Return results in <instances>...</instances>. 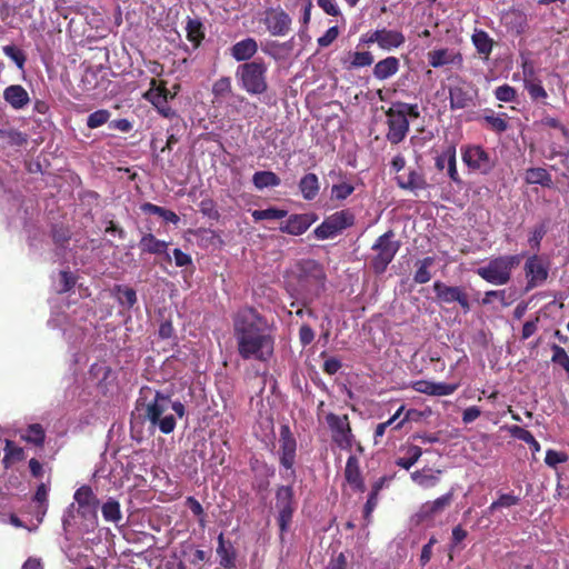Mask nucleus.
<instances>
[{
	"label": "nucleus",
	"mask_w": 569,
	"mask_h": 569,
	"mask_svg": "<svg viewBox=\"0 0 569 569\" xmlns=\"http://www.w3.org/2000/svg\"><path fill=\"white\" fill-rule=\"evenodd\" d=\"M276 507L278 509V526L281 535L287 532L296 510L295 491L292 486H279L276 490Z\"/></svg>",
	"instance_id": "obj_11"
},
{
	"label": "nucleus",
	"mask_w": 569,
	"mask_h": 569,
	"mask_svg": "<svg viewBox=\"0 0 569 569\" xmlns=\"http://www.w3.org/2000/svg\"><path fill=\"white\" fill-rule=\"evenodd\" d=\"M355 222V213L350 209H343L327 217L322 223L313 230V234L319 240L330 239L352 227Z\"/></svg>",
	"instance_id": "obj_9"
},
{
	"label": "nucleus",
	"mask_w": 569,
	"mask_h": 569,
	"mask_svg": "<svg viewBox=\"0 0 569 569\" xmlns=\"http://www.w3.org/2000/svg\"><path fill=\"white\" fill-rule=\"evenodd\" d=\"M232 325L238 355L243 360L269 361L274 349V325L248 306L234 313Z\"/></svg>",
	"instance_id": "obj_1"
},
{
	"label": "nucleus",
	"mask_w": 569,
	"mask_h": 569,
	"mask_svg": "<svg viewBox=\"0 0 569 569\" xmlns=\"http://www.w3.org/2000/svg\"><path fill=\"white\" fill-rule=\"evenodd\" d=\"M21 439L36 447L42 448L46 442V430L40 423L29 425Z\"/></svg>",
	"instance_id": "obj_35"
},
{
	"label": "nucleus",
	"mask_w": 569,
	"mask_h": 569,
	"mask_svg": "<svg viewBox=\"0 0 569 569\" xmlns=\"http://www.w3.org/2000/svg\"><path fill=\"white\" fill-rule=\"evenodd\" d=\"M326 422L330 429L332 441L342 450H351L353 435L348 416L329 412L326 416Z\"/></svg>",
	"instance_id": "obj_12"
},
{
	"label": "nucleus",
	"mask_w": 569,
	"mask_h": 569,
	"mask_svg": "<svg viewBox=\"0 0 569 569\" xmlns=\"http://www.w3.org/2000/svg\"><path fill=\"white\" fill-rule=\"evenodd\" d=\"M200 207V212L203 214V216H207L211 219H218L219 218V212L216 208V204L213 202V200L211 199H204L200 202L199 204Z\"/></svg>",
	"instance_id": "obj_63"
},
{
	"label": "nucleus",
	"mask_w": 569,
	"mask_h": 569,
	"mask_svg": "<svg viewBox=\"0 0 569 569\" xmlns=\"http://www.w3.org/2000/svg\"><path fill=\"white\" fill-rule=\"evenodd\" d=\"M251 216L256 222L261 220H279L287 217L288 211L276 207H270L263 210H253Z\"/></svg>",
	"instance_id": "obj_44"
},
{
	"label": "nucleus",
	"mask_w": 569,
	"mask_h": 569,
	"mask_svg": "<svg viewBox=\"0 0 569 569\" xmlns=\"http://www.w3.org/2000/svg\"><path fill=\"white\" fill-rule=\"evenodd\" d=\"M111 113L107 109H99L90 113L87 118V127L89 129H96L109 121Z\"/></svg>",
	"instance_id": "obj_51"
},
{
	"label": "nucleus",
	"mask_w": 569,
	"mask_h": 569,
	"mask_svg": "<svg viewBox=\"0 0 569 569\" xmlns=\"http://www.w3.org/2000/svg\"><path fill=\"white\" fill-rule=\"evenodd\" d=\"M141 211L147 214H157L162 218L166 222H171L177 224L180 220L179 216L172 210L166 209L163 207L153 204L151 202H144L140 207Z\"/></svg>",
	"instance_id": "obj_37"
},
{
	"label": "nucleus",
	"mask_w": 569,
	"mask_h": 569,
	"mask_svg": "<svg viewBox=\"0 0 569 569\" xmlns=\"http://www.w3.org/2000/svg\"><path fill=\"white\" fill-rule=\"evenodd\" d=\"M397 186L402 190H409L417 193L419 190H425L428 187L425 174L421 170L410 169L408 174L396 177Z\"/></svg>",
	"instance_id": "obj_22"
},
{
	"label": "nucleus",
	"mask_w": 569,
	"mask_h": 569,
	"mask_svg": "<svg viewBox=\"0 0 569 569\" xmlns=\"http://www.w3.org/2000/svg\"><path fill=\"white\" fill-rule=\"evenodd\" d=\"M187 39L193 44L194 48L200 47L204 39V27L199 19L188 18L187 26Z\"/></svg>",
	"instance_id": "obj_36"
},
{
	"label": "nucleus",
	"mask_w": 569,
	"mask_h": 569,
	"mask_svg": "<svg viewBox=\"0 0 569 569\" xmlns=\"http://www.w3.org/2000/svg\"><path fill=\"white\" fill-rule=\"evenodd\" d=\"M231 56L236 61L249 62L258 51V42L253 38H246L236 42L231 49Z\"/></svg>",
	"instance_id": "obj_26"
},
{
	"label": "nucleus",
	"mask_w": 569,
	"mask_h": 569,
	"mask_svg": "<svg viewBox=\"0 0 569 569\" xmlns=\"http://www.w3.org/2000/svg\"><path fill=\"white\" fill-rule=\"evenodd\" d=\"M433 291L436 298L440 303H452L457 302L465 313H468L471 309L468 295L462 287L459 286H447L441 281L433 282Z\"/></svg>",
	"instance_id": "obj_14"
},
{
	"label": "nucleus",
	"mask_w": 569,
	"mask_h": 569,
	"mask_svg": "<svg viewBox=\"0 0 569 569\" xmlns=\"http://www.w3.org/2000/svg\"><path fill=\"white\" fill-rule=\"evenodd\" d=\"M471 41L483 60H488L492 52L493 40L485 30H475Z\"/></svg>",
	"instance_id": "obj_31"
},
{
	"label": "nucleus",
	"mask_w": 569,
	"mask_h": 569,
	"mask_svg": "<svg viewBox=\"0 0 569 569\" xmlns=\"http://www.w3.org/2000/svg\"><path fill=\"white\" fill-rule=\"evenodd\" d=\"M427 58L429 66L432 68H441L449 64L461 68L463 64L461 52L449 48L431 50L428 52Z\"/></svg>",
	"instance_id": "obj_19"
},
{
	"label": "nucleus",
	"mask_w": 569,
	"mask_h": 569,
	"mask_svg": "<svg viewBox=\"0 0 569 569\" xmlns=\"http://www.w3.org/2000/svg\"><path fill=\"white\" fill-rule=\"evenodd\" d=\"M400 241L396 240L393 230L379 236L371 249L376 254L371 259V268L377 274L383 273L400 249Z\"/></svg>",
	"instance_id": "obj_6"
},
{
	"label": "nucleus",
	"mask_w": 569,
	"mask_h": 569,
	"mask_svg": "<svg viewBox=\"0 0 569 569\" xmlns=\"http://www.w3.org/2000/svg\"><path fill=\"white\" fill-rule=\"evenodd\" d=\"M461 158L463 163L470 170L477 171L481 174H488L495 168V161L479 144H468L461 147Z\"/></svg>",
	"instance_id": "obj_13"
},
{
	"label": "nucleus",
	"mask_w": 569,
	"mask_h": 569,
	"mask_svg": "<svg viewBox=\"0 0 569 569\" xmlns=\"http://www.w3.org/2000/svg\"><path fill=\"white\" fill-rule=\"evenodd\" d=\"M495 97L502 102H515L517 100V90L509 84H502L495 89Z\"/></svg>",
	"instance_id": "obj_54"
},
{
	"label": "nucleus",
	"mask_w": 569,
	"mask_h": 569,
	"mask_svg": "<svg viewBox=\"0 0 569 569\" xmlns=\"http://www.w3.org/2000/svg\"><path fill=\"white\" fill-rule=\"evenodd\" d=\"M478 88L470 81L458 77L457 83L449 87V102L451 110L476 107Z\"/></svg>",
	"instance_id": "obj_10"
},
{
	"label": "nucleus",
	"mask_w": 569,
	"mask_h": 569,
	"mask_svg": "<svg viewBox=\"0 0 569 569\" xmlns=\"http://www.w3.org/2000/svg\"><path fill=\"white\" fill-rule=\"evenodd\" d=\"M551 350H552L551 361L553 363L561 366L566 370V372L569 375V357H568L566 350L558 345H552Z\"/></svg>",
	"instance_id": "obj_56"
},
{
	"label": "nucleus",
	"mask_w": 569,
	"mask_h": 569,
	"mask_svg": "<svg viewBox=\"0 0 569 569\" xmlns=\"http://www.w3.org/2000/svg\"><path fill=\"white\" fill-rule=\"evenodd\" d=\"M177 91H170L167 88V81L152 78L149 89L142 94L143 99L150 102L157 112L166 119L177 117V112L169 106V101L174 99Z\"/></svg>",
	"instance_id": "obj_8"
},
{
	"label": "nucleus",
	"mask_w": 569,
	"mask_h": 569,
	"mask_svg": "<svg viewBox=\"0 0 569 569\" xmlns=\"http://www.w3.org/2000/svg\"><path fill=\"white\" fill-rule=\"evenodd\" d=\"M527 279L526 290L529 291L543 283L549 274L548 264L542 257L533 254L525 263Z\"/></svg>",
	"instance_id": "obj_17"
},
{
	"label": "nucleus",
	"mask_w": 569,
	"mask_h": 569,
	"mask_svg": "<svg viewBox=\"0 0 569 569\" xmlns=\"http://www.w3.org/2000/svg\"><path fill=\"white\" fill-rule=\"evenodd\" d=\"M435 258L433 257H426L422 260L418 261V269L416 270L413 274V281L416 283H427L431 279V272L429 271V268L433 266Z\"/></svg>",
	"instance_id": "obj_40"
},
{
	"label": "nucleus",
	"mask_w": 569,
	"mask_h": 569,
	"mask_svg": "<svg viewBox=\"0 0 569 569\" xmlns=\"http://www.w3.org/2000/svg\"><path fill=\"white\" fill-rule=\"evenodd\" d=\"M525 182L527 184H540L546 188H552L553 181L547 169L541 167L529 168L525 172Z\"/></svg>",
	"instance_id": "obj_28"
},
{
	"label": "nucleus",
	"mask_w": 569,
	"mask_h": 569,
	"mask_svg": "<svg viewBox=\"0 0 569 569\" xmlns=\"http://www.w3.org/2000/svg\"><path fill=\"white\" fill-rule=\"evenodd\" d=\"M386 117L388 126L386 138L391 144H399L406 139L409 132V120L405 118L401 111L392 107L386 111Z\"/></svg>",
	"instance_id": "obj_16"
},
{
	"label": "nucleus",
	"mask_w": 569,
	"mask_h": 569,
	"mask_svg": "<svg viewBox=\"0 0 569 569\" xmlns=\"http://www.w3.org/2000/svg\"><path fill=\"white\" fill-rule=\"evenodd\" d=\"M299 190L305 200H313L320 190L319 179L316 173H307L299 181Z\"/></svg>",
	"instance_id": "obj_30"
},
{
	"label": "nucleus",
	"mask_w": 569,
	"mask_h": 569,
	"mask_svg": "<svg viewBox=\"0 0 569 569\" xmlns=\"http://www.w3.org/2000/svg\"><path fill=\"white\" fill-rule=\"evenodd\" d=\"M439 473H441L440 470H437L436 473H427L425 470H416L411 473V479L421 488L428 489L435 487L439 482V477L437 476Z\"/></svg>",
	"instance_id": "obj_41"
},
{
	"label": "nucleus",
	"mask_w": 569,
	"mask_h": 569,
	"mask_svg": "<svg viewBox=\"0 0 569 569\" xmlns=\"http://www.w3.org/2000/svg\"><path fill=\"white\" fill-rule=\"evenodd\" d=\"M217 555L219 556V565L224 569H232L236 567L237 550L230 540L224 539L223 532H220L218 538Z\"/></svg>",
	"instance_id": "obj_23"
},
{
	"label": "nucleus",
	"mask_w": 569,
	"mask_h": 569,
	"mask_svg": "<svg viewBox=\"0 0 569 569\" xmlns=\"http://www.w3.org/2000/svg\"><path fill=\"white\" fill-rule=\"evenodd\" d=\"M379 47L383 50L399 48L406 41L403 33L397 30L381 29L379 30Z\"/></svg>",
	"instance_id": "obj_32"
},
{
	"label": "nucleus",
	"mask_w": 569,
	"mask_h": 569,
	"mask_svg": "<svg viewBox=\"0 0 569 569\" xmlns=\"http://www.w3.org/2000/svg\"><path fill=\"white\" fill-rule=\"evenodd\" d=\"M212 94L217 101L224 99L232 93V84L230 77H221L212 84Z\"/></svg>",
	"instance_id": "obj_46"
},
{
	"label": "nucleus",
	"mask_w": 569,
	"mask_h": 569,
	"mask_svg": "<svg viewBox=\"0 0 569 569\" xmlns=\"http://www.w3.org/2000/svg\"><path fill=\"white\" fill-rule=\"evenodd\" d=\"M400 69V61L398 58L390 56L378 61L372 70L376 79L383 81L395 76Z\"/></svg>",
	"instance_id": "obj_27"
},
{
	"label": "nucleus",
	"mask_w": 569,
	"mask_h": 569,
	"mask_svg": "<svg viewBox=\"0 0 569 569\" xmlns=\"http://www.w3.org/2000/svg\"><path fill=\"white\" fill-rule=\"evenodd\" d=\"M351 61L349 68H363L373 63V56L369 51H356L350 53Z\"/></svg>",
	"instance_id": "obj_53"
},
{
	"label": "nucleus",
	"mask_w": 569,
	"mask_h": 569,
	"mask_svg": "<svg viewBox=\"0 0 569 569\" xmlns=\"http://www.w3.org/2000/svg\"><path fill=\"white\" fill-rule=\"evenodd\" d=\"M78 513L83 519L84 532H92L98 527L99 499L90 486L78 488L73 496Z\"/></svg>",
	"instance_id": "obj_7"
},
{
	"label": "nucleus",
	"mask_w": 569,
	"mask_h": 569,
	"mask_svg": "<svg viewBox=\"0 0 569 569\" xmlns=\"http://www.w3.org/2000/svg\"><path fill=\"white\" fill-rule=\"evenodd\" d=\"M296 280V290L301 296L300 303L310 306L326 290L327 272L318 260L306 258L298 260L291 271Z\"/></svg>",
	"instance_id": "obj_2"
},
{
	"label": "nucleus",
	"mask_w": 569,
	"mask_h": 569,
	"mask_svg": "<svg viewBox=\"0 0 569 569\" xmlns=\"http://www.w3.org/2000/svg\"><path fill=\"white\" fill-rule=\"evenodd\" d=\"M268 66L262 59L243 62L237 67L236 78L242 90L250 96H260L268 90Z\"/></svg>",
	"instance_id": "obj_4"
},
{
	"label": "nucleus",
	"mask_w": 569,
	"mask_h": 569,
	"mask_svg": "<svg viewBox=\"0 0 569 569\" xmlns=\"http://www.w3.org/2000/svg\"><path fill=\"white\" fill-rule=\"evenodd\" d=\"M502 20H503L505 24L508 27L521 28L523 26V23L526 22V16L521 10L516 9V8H510L509 10H507L503 13Z\"/></svg>",
	"instance_id": "obj_50"
},
{
	"label": "nucleus",
	"mask_w": 569,
	"mask_h": 569,
	"mask_svg": "<svg viewBox=\"0 0 569 569\" xmlns=\"http://www.w3.org/2000/svg\"><path fill=\"white\" fill-rule=\"evenodd\" d=\"M171 399L169 396L157 391L152 401L146 405L144 418L150 421L152 427H158L164 433H171L176 428V418L172 415L163 416L170 408Z\"/></svg>",
	"instance_id": "obj_5"
},
{
	"label": "nucleus",
	"mask_w": 569,
	"mask_h": 569,
	"mask_svg": "<svg viewBox=\"0 0 569 569\" xmlns=\"http://www.w3.org/2000/svg\"><path fill=\"white\" fill-rule=\"evenodd\" d=\"M253 186L262 190L264 188H274L281 183L280 178L272 171H257L252 176Z\"/></svg>",
	"instance_id": "obj_38"
},
{
	"label": "nucleus",
	"mask_w": 569,
	"mask_h": 569,
	"mask_svg": "<svg viewBox=\"0 0 569 569\" xmlns=\"http://www.w3.org/2000/svg\"><path fill=\"white\" fill-rule=\"evenodd\" d=\"M378 501H379V493L370 490V492L368 495V499H367V501H366V503L363 506V518L368 522L370 521L371 513L373 512V510L378 506Z\"/></svg>",
	"instance_id": "obj_60"
},
{
	"label": "nucleus",
	"mask_w": 569,
	"mask_h": 569,
	"mask_svg": "<svg viewBox=\"0 0 569 569\" xmlns=\"http://www.w3.org/2000/svg\"><path fill=\"white\" fill-rule=\"evenodd\" d=\"M519 502H520V498L518 496H515L511 493H502L499 496V498L496 501H493L490 505L489 510L493 511L499 508H509V507L518 505Z\"/></svg>",
	"instance_id": "obj_55"
},
{
	"label": "nucleus",
	"mask_w": 569,
	"mask_h": 569,
	"mask_svg": "<svg viewBox=\"0 0 569 569\" xmlns=\"http://www.w3.org/2000/svg\"><path fill=\"white\" fill-rule=\"evenodd\" d=\"M2 51L9 59H11L16 63L19 70L24 71L27 56L22 49L18 48L14 44H7L2 47Z\"/></svg>",
	"instance_id": "obj_47"
},
{
	"label": "nucleus",
	"mask_w": 569,
	"mask_h": 569,
	"mask_svg": "<svg viewBox=\"0 0 569 569\" xmlns=\"http://www.w3.org/2000/svg\"><path fill=\"white\" fill-rule=\"evenodd\" d=\"M3 99L13 109H23L30 102L27 90L21 84H11L3 90Z\"/></svg>",
	"instance_id": "obj_25"
},
{
	"label": "nucleus",
	"mask_w": 569,
	"mask_h": 569,
	"mask_svg": "<svg viewBox=\"0 0 569 569\" xmlns=\"http://www.w3.org/2000/svg\"><path fill=\"white\" fill-rule=\"evenodd\" d=\"M458 389L457 383L433 382L432 396H449Z\"/></svg>",
	"instance_id": "obj_61"
},
{
	"label": "nucleus",
	"mask_w": 569,
	"mask_h": 569,
	"mask_svg": "<svg viewBox=\"0 0 569 569\" xmlns=\"http://www.w3.org/2000/svg\"><path fill=\"white\" fill-rule=\"evenodd\" d=\"M391 107L398 111H401L403 113L405 118H407V119H408V117L417 119L420 116L418 106L416 103L412 104V103L397 101V102H393Z\"/></svg>",
	"instance_id": "obj_57"
},
{
	"label": "nucleus",
	"mask_w": 569,
	"mask_h": 569,
	"mask_svg": "<svg viewBox=\"0 0 569 569\" xmlns=\"http://www.w3.org/2000/svg\"><path fill=\"white\" fill-rule=\"evenodd\" d=\"M264 24L272 36H284L290 31L291 18L282 9H270L266 12Z\"/></svg>",
	"instance_id": "obj_20"
},
{
	"label": "nucleus",
	"mask_w": 569,
	"mask_h": 569,
	"mask_svg": "<svg viewBox=\"0 0 569 569\" xmlns=\"http://www.w3.org/2000/svg\"><path fill=\"white\" fill-rule=\"evenodd\" d=\"M345 479L356 492H365L367 487L361 473L359 459L351 455L348 457L345 467Z\"/></svg>",
	"instance_id": "obj_21"
},
{
	"label": "nucleus",
	"mask_w": 569,
	"mask_h": 569,
	"mask_svg": "<svg viewBox=\"0 0 569 569\" xmlns=\"http://www.w3.org/2000/svg\"><path fill=\"white\" fill-rule=\"evenodd\" d=\"M422 456V449L419 446L411 445L407 449V457H401L396 460V465L406 470H409Z\"/></svg>",
	"instance_id": "obj_45"
},
{
	"label": "nucleus",
	"mask_w": 569,
	"mask_h": 569,
	"mask_svg": "<svg viewBox=\"0 0 569 569\" xmlns=\"http://www.w3.org/2000/svg\"><path fill=\"white\" fill-rule=\"evenodd\" d=\"M114 291L117 292V300L121 306L130 309L137 303V292L133 288L118 284L114 287Z\"/></svg>",
	"instance_id": "obj_42"
},
{
	"label": "nucleus",
	"mask_w": 569,
	"mask_h": 569,
	"mask_svg": "<svg viewBox=\"0 0 569 569\" xmlns=\"http://www.w3.org/2000/svg\"><path fill=\"white\" fill-rule=\"evenodd\" d=\"M101 512H102L103 519L108 522L118 523L122 519L120 503L113 498H109L102 505Z\"/></svg>",
	"instance_id": "obj_39"
},
{
	"label": "nucleus",
	"mask_w": 569,
	"mask_h": 569,
	"mask_svg": "<svg viewBox=\"0 0 569 569\" xmlns=\"http://www.w3.org/2000/svg\"><path fill=\"white\" fill-rule=\"evenodd\" d=\"M446 156L449 178L457 184H461L462 180L457 170L456 146H448Z\"/></svg>",
	"instance_id": "obj_48"
},
{
	"label": "nucleus",
	"mask_w": 569,
	"mask_h": 569,
	"mask_svg": "<svg viewBox=\"0 0 569 569\" xmlns=\"http://www.w3.org/2000/svg\"><path fill=\"white\" fill-rule=\"evenodd\" d=\"M168 246V242L157 239L152 233L143 234L139 241L141 251L152 254L166 253Z\"/></svg>",
	"instance_id": "obj_33"
},
{
	"label": "nucleus",
	"mask_w": 569,
	"mask_h": 569,
	"mask_svg": "<svg viewBox=\"0 0 569 569\" xmlns=\"http://www.w3.org/2000/svg\"><path fill=\"white\" fill-rule=\"evenodd\" d=\"M453 500V491L450 490L446 495L437 498L433 501H428L423 503L419 510L418 516L422 519H431L436 515L441 513L446 508H448Z\"/></svg>",
	"instance_id": "obj_24"
},
{
	"label": "nucleus",
	"mask_w": 569,
	"mask_h": 569,
	"mask_svg": "<svg viewBox=\"0 0 569 569\" xmlns=\"http://www.w3.org/2000/svg\"><path fill=\"white\" fill-rule=\"evenodd\" d=\"M279 443L280 465L287 470H290V476L295 477L296 471L293 466L296 462L297 440L287 423L280 427Z\"/></svg>",
	"instance_id": "obj_15"
},
{
	"label": "nucleus",
	"mask_w": 569,
	"mask_h": 569,
	"mask_svg": "<svg viewBox=\"0 0 569 569\" xmlns=\"http://www.w3.org/2000/svg\"><path fill=\"white\" fill-rule=\"evenodd\" d=\"M567 459L568 457L565 452L549 449L546 452L545 462L547 466L556 468L559 463L566 462Z\"/></svg>",
	"instance_id": "obj_59"
},
{
	"label": "nucleus",
	"mask_w": 569,
	"mask_h": 569,
	"mask_svg": "<svg viewBox=\"0 0 569 569\" xmlns=\"http://www.w3.org/2000/svg\"><path fill=\"white\" fill-rule=\"evenodd\" d=\"M318 214L315 212L292 213L286 221L281 222L279 230L291 236H301L318 220Z\"/></svg>",
	"instance_id": "obj_18"
},
{
	"label": "nucleus",
	"mask_w": 569,
	"mask_h": 569,
	"mask_svg": "<svg viewBox=\"0 0 569 569\" xmlns=\"http://www.w3.org/2000/svg\"><path fill=\"white\" fill-rule=\"evenodd\" d=\"M523 254H501L489 259L487 264L479 267L476 273L488 283L505 286L509 283L513 269L522 262Z\"/></svg>",
	"instance_id": "obj_3"
},
{
	"label": "nucleus",
	"mask_w": 569,
	"mask_h": 569,
	"mask_svg": "<svg viewBox=\"0 0 569 569\" xmlns=\"http://www.w3.org/2000/svg\"><path fill=\"white\" fill-rule=\"evenodd\" d=\"M4 457L2 459V465L6 469H9L12 463L22 461L24 459V450L23 448L16 445L14 441L7 439L4 443Z\"/></svg>",
	"instance_id": "obj_34"
},
{
	"label": "nucleus",
	"mask_w": 569,
	"mask_h": 569,
	"mask_svg": "<svg viewBox=\"0 0 569 569\" xmlns=\"http://www.w3.org/2000/svg\"><path fill=\"white\" fill-rule=\"evenodd\" d=\"M61 288L59 292L64 293L70 291L76 286V278L71 272L62 270L59 273Z\"/></svg>",
	"instance_id": "obj_62"
},
{
	"label": "nucleus",
	"mask_w": 569,
	"mask_h": 569,
	"mask_svg": "<svg viewBox=\"0 0 569 569\" xmlns=\"http://www.w3.org/2000/svg\"><path fill=\"white\" fill-rule=\"evenodd\" d=\"M70 238L71 236L68 229L58 226H54L52 228V240L57 246L66 248V246L69 243Z\"/></svg>",
	"instance_id": "obj_58"
},
{
	"label": "nucleus",
	"mask_w": 569,
	"mask_h": 569,
	"mask_svg": "<svg viewBox=\"0 0 569 569\" xmlns=\"http://www.w3.org/2000/svg\"><path fill=\"white\" fill-rule=\"evenodd\" d=\"M353 184L346 181H341L340 183L333 184L331 187V198L337 201H343L348 197H350L353 193Z\"/></svg>",
	"instance_id": "obj_52"
},
{
	"label": "nucleus",
	"mask_w": 569,
	"mask_h": 569,
	"mask_svg": "<svg viewBox=\"0 0 569 569\" xmlns=\"http://www.w3.org/2000/svg\"><path fill=\"white\" fill-rule=\"evenodd\" d=\"M506 118V113H502L501 116L486 114L483 117V121L490 130L497 133H502L508 129V122Z\"/></svg>",
	"instance_id": "obj_49"
},
{
	"label": "nucleus",
	"mask_w": 569,
	"mask_h": 569,
	"mask_svg": "<svg viewBox=\"0 0 569 569\" xmlns=\"http://www.w3.org/2000/svg\"><path fill=\"white\" fill-rule=\"evenodd\" d=\"M315 339V331L313 329L307 325L303 323L299 329V341L302 347L309 346Z\"/></svg>",
	"instance_id": "obj_64"
},
{
	"label": "nucleus",
	"mask_w": 569,
	"mask_h": 569,
	"mask_svg": "<svg viewBox=\"0 0 569 569\" xmlns=\"http://www.w3.org/2000/svg\"><path fill=\"white\" fill-rule=\"evenodd\" d=\"M523 74H525L523 86H525V89L528 91L531 100H533V101L546 100L548 97V93L545 90V88L542 87L541 82L540 81L536 82L528 78L533 74V69L531 67L527 68V66L525 64L523 66Z\"/></svg>",
	"instance_id": "obj_29"
},
{
	"label": "nucleus",
	"mask_w": 569,
	"mask_h": 569,
	"mask_svg": "<svg viewBox=\"0 0 569 569\" xmlns=\"http://www.w3.org/2000/svg\"><path fill=\"white\" fill-rule=\"evenodd\" d=\"M510 433L513 438H517L528 443L533 453L540 451V443L536 440V438L529 430L520 426H512L510 428Z\"/></svg>",
	"instance_id": "obj_43"
}]
</instances>
